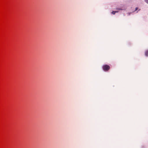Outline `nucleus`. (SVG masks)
I'll return each instance as SVG.
<instances>
[{
    "instance_id": "f257e3e1",
    "label": "nucleus",
    "mask_w": 148,
    "mask_h": 148,
    "mask_svg": "<svg viewBox=\"0 0 148 148\" xmlns=\"http://www.w3.org/2000/svg\"><path fill=\"white\" fill-rule=\"evenodd\" d=\"M103 69L105 71H108L110 69V66L108 65H104L102 67Z\"/></svg>"
},
{
    "instance_id": "f03ea898",
    "label": "nucleus",
    "mask_w": 148,
    "mask_h": 148,
    "mask_svg": "<svg viewBox=\"0 0 148 148\" xmlns=\"http://www.w3.org/2000/svg\"><path fill=\"white\" fill-rule=\"evenodd\" d=\"M118 11H113L112 13L113 14H115L116 13L118 12Z\"/></svg>"
},
{
    "instance_id": "7ed1b4c3",
    "label": "nucleus",
    "mask_w": 148,
    "mask_h": 148,
    "mask_svg": "<svg viewBox=\"0 0 148 148\" xmlns=\"http://www.w3.org/2000/svg\"><path fill=\"white\" fill-rule=\"evenodd\" d=\"M145 55L146 56H148V50L146 51L145 53Z\"/></svg>"
},
{
    "instance_id": "20e7f679",
    "label": "nucleus",
    "mask_w": 148,
    "mask_h": 148,
    "mask_svg": "<svg viewBox=\"0 0 148 148\" xmlns=\"http://www.w3.org/2000/svg\"><path fill=\"white\" fill-rule=\"evenodd\" d=\"M146 3L148 4V0H145Z\"/></svg>"
},
{
    "instance_id": "39448f33",
    "label": "nucleus",
    "mask_w": 148,
    "mask_h": 148,
    "mask_svg": "<svg viewBox=\"0 0 148 148\" xmlns=\"http://www.w3.org/2000/svg\"><path fill=\"white\" fill-rule=\"evenodd\" d=\"M116 9L117 10H122V9L121 8Z\"/></svg>"
},
{
    "instance_id": "423d86ee",
    "label": "nucleus",
    "mask_w": 148,
    "mask_h": 148,
    "mask_svg": "<svg viewBox=\"0 0 148 148\" xmlns=\"http://www.w3.org/2000/svg\"><path fill=\"white\" fill-rule=\"evenodd\" d=\"M138 9V8H136L135 10L136 11V10H137Z\"/></svg>"
}]
</instances>
